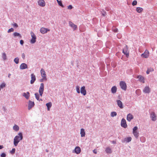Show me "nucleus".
<instances>
[{
	"instance_id": "1",
	"label": "nucleus",
	"mask_w": 157,
	"mask_h": 157,
	"mask_svg": "<svg viewBox=\"0 0 157 157\" xmlns=\"http://www.w3.org/2000/svg\"><path fill=\"white\" fill-rule=\"evenodd\" d=\"M23 139L22 134L20 132L18 134V136H16L14 139L13 144L16 146H17L19 141Z\"/></svg>"
},
{
	"instance_id": "2",
	"label": "nucleus",
	"mask_w": 157,
	"mask_h": 157,
	"mask_svg": "<svg viewBox=\"0 0 157 157\" xmlns=\"http://www.w3.org/2000/svg\"><path fill=\"white\" fill-rule=\"evenodd\" d=\"M138 127L137 126L134 127L133 128L132 133L134 136L136 138H138L139 136V133L137 131Z\"/></svg>"
},
{
	"instance_id": "3",
	"label": "nucleus",
	"mask_w": 157,
	"mask_h": 157,
	"mask_svg": "<svg viewBox=\"0 0 157 157\" xmlns=\"http://www.w3.org/2000/svg\"><path fill=\"white\" fill-rule=\"evenodd\" d=\"M123 53L126 56L128 57L129 56V51L128 50V47L127 45H126L123 49Z\"/></svg>"
},
{
	"instance_id": "4",
	"label": "nucleus",
	"mask_w": 157,
	"mask_h": 157,
	"mask_svg": "<svg viewBox=\"0 0 157 157\" xmlns=\"http://www.w3.org/2000/svg\"><path fill=\"white\" fill-rule=\"evenodd\" d=\"M31 35L32 39L31 40L30 42L32 44H34L36 41V36L34 33L32 32H31Z\"/></svg>"
},
{
	"instance_id": "5",
	"label": "nucleus",
	"mask_w": 157,
	"mask_h": 157,
	"mask_svg": "<svg viewBox=\"0 0 157 157\" xmlns=\"http://www.w3.org/2000/svg\"><path fill=\"white\" fill-rule=\"evenodd\" d=\"M120 85L121 88L124 90H125L127 88V85L126 83L123 81H121L120 82Z\"/></svg>"
},
{
	"instance_id": "6",
	"label": "nucleus",
	"mask_w": 157,
	"mask_h": 157,
	"mask_svg": "<svg viewBox=\"0 0 157 157\" xmlns=\"http://www.w3.org/2000/svg\"><path fill=\"white\" fill-rule=\"evenodd\" d=\"M44 90V83H42L40 84V86L39 90V92L40 95L41 96H42V94Z\"/></svg>"
},
{
	"instance_id": "7",
	"label": "nucleus",
	"mask_w": 157,
	"mask_h": 157,
	"mask_svg": "<svg viewBox=\"0 0 157 157\" xmlns=\"http://www.w3.org/2000/svg\"><path fill=\"white\" fill-rule=\"evenodd\" d=\"M121 126L122 127L126 128L127 127L126 120L125 119L123 118L121 122Z\"/></svg>"
},
{
	"instance_id": "8",
	"label": "nucleus",
	"mask_w": 157,
	"mask_h": 157,
	"mask_svg": "<svg viewBox=\"0 0 157 157\" xmlns=\"http://www.w3.org/2000/svg\"><path fill=\"white\" fill-rule=\"evenodd\" d=\"M150 117L152 121H155L156 120V116L154 112H152L150 114Z\"/></svg>"
},
{
	"instance_id": "9",
	"label": "nucleus",
	"mask_w": 157,
	"mask_h": 157,
	"mask_svg": "<svg viewBox=\"0 0 157 157\" xmlns=\"http://www.w3.org/2000/svg\"><path fill=\"white\" fill-rule=\"evenodd\" d=\"M41 75L42 78H44L46 80H47L46 75L44 70L43 69H41L40 70Z\"/></svg>"
},
{
	"instance_id": "10",
	"label": "nucleus",
	"mask_w": 157,
	"mask_h": 157,
	"mask_svg": "<svg viewBox=\"0 0 157 157\" xmlns=\"http://www.w3.org/2000/svg\"><path fill=\"white\" fill-rule=\"evenodd\" d=\"M49 31V29L44 27H42L40 29V32L42 34L46 33L48 31Z\"/></svg>"
},
{
	"instance_id": "11",
	"label": "nucleus",
	"mask_w": 157,
	"mask_h": 157,
	"mask_svg": "<svg viewBox=\"0 0 157 157\" xmlns=\"http://www.w3.org/2000/svg\"><path fill=\"white\" fill-rule=\"evenodd\" d=\"M81 93L83 95H85L86 94V90L85 87L84 86L81 87L80 90Z\"/></svg>"
},
{
	"instance_id": "12",
	"label": "nucleus",
	"mask_w": 157,
	"mask_h": 157,
	"mask_svg": "<svg viewBox=\"0 0 157 157\" xmlns=\"http://www.w3.org/2000/svg\"><path fill=\"white\" fill-rule=\"evenodd\" d=\"M31 79L30 81V83L31 84H33L36 80V76L33 73L31 74Z\"/></svg>"
},
{
	"instance_id": "13",
	"label": "nucleus",
	"mask_w": 157,
	"mask_h": 157,
	"mask_svg": "<svg viewBox=\"0 0 157 157\" xmlns=\"http://www.w3.org/2000/svg\"><path fill=\"white\" fill-rule=\"evenodd\" d=\"M34 102L29 101L28 104V109L30 110L34 106Z\"/></svg>"
},
{
	"instance_id": "14",
	"label": "nucleus",
	"mask_w": 157,
	"mask_h": 157,
	"mask_svg": "<svg viewBox=\"0 0 157 157\" xmlns=\"http://www.w3.org/2000/svg\"><path fill=\"white\" fill-rule=\"evenodd\" d=\"M149 52L147 50H146L144 53L141 55V56L145 58H147L149 56Z\"/></svg>"
},
{
	"instance_id": "15",
	"label": "nucleus",
	"mask_w": 157,
	"mask_h": 157,
	"mask_svg": "<svg viewBox=\"0 0 157 157\" xmlns=\"http://www.w3.org/2000/svg\"><path fill=\"white\" fill-rule=\"evenodd\" d=\"M38 5L40 6L44 7L45 6V3L44 0H39L38 2Z\"/></svg>"
},
{
	"instance_id": "16",
	"label": "nucleus",
	"mask_w": 157,
	"mask_h": 157,
	"mask_svg": "<svg viewBox=\"0 0 157 157\" xmlns=\"http://www.w3.org/2000/svg\"><path fill=\"white\" fill-rule=\"evenodd\" d=\"M143 92L145 93H149L150 92V89L149 86H146L143 90Z\"/></svg>"
},
{
	"instance_id": "17",
	"label": "nucleus",
	"mask_w": 157,
	"mask_h": 157,
	"mask_svg": "<svg viewBox=\"0 0 157 157\" xmlns=\"http://www.w3.org/2000/svg\"><path fill=\"white\" fill-rule=\"evenodd\" d=\"M133 118V116L131 113L128 114L127 116V119L129 121H130Z\"/></svg>"
},
{
	"instance_id": "18",
	"label": "nucleus",
	"mask_w": 157,
	"mask_h": 157,
	"mask_svg": "<svg viewBox=\"0 0 157 157\" xmlns=\"http://www.w3.org/2000/svg\"><path fill=\"white\" fill-rule=\"evenodd\" d=\"M70 26L74 30H76L77 27L76 25L74 24L72 22L70 21L69 22Z\"/></svg>"
},
{
	"instance_id": "19",
	"label": "nucleus",
	"mask_w": 157,
	"mask_h": 157,
	"mask_svg": "<svg viewBox=\"0 0 157 157\" xmlns=\"http://www.w3.org/2000/svg\"><path fill=\"white\" fill-rule=\"evenodd\" d=\"M117 102L118 106L121 108H123V103L120 100H117Z\"/></svg>"
},
{
	"instance_id": "20",
	"label": "nucleus",
	"mask_w": 157,
	"mask_h": 157,
	"mask_svg": "<svg viewBox=\"0 0 157 157\" xmlns=\"http://www.w3.org/2000/svg\"><path fill=\"white\" fill-rule=\"evenodd\" d=\"M75 152L76 154H78L80 153L81 150L79 147H76L74 149Z\"/></svg>"
},
{
	"instance_id": "21",
	"label": "nucleus",
	"mask_w": 157,
	"mask_h": 157,
	"mask_svg": "<svg viewBox=\"0 0 157 157\" xmlns=\"http://www.w3.org/2000/svg\"><path fill=\"white\" fill-rule=\"evenodd\" d=\"M27 68V66L25 63H22L20 66V68L21 69H24Z\"/></svg>"
},
{
	"instance_id": "22",
	"label": "nucleus",
	"mask_w": 157,
	"mask_h": 157,
	"mask_svg": "<svg viewBox=\"0 0 157 157\" xmlns=\"http://www.w3.org/2000/svg\"><path fill=\"white\" fill-rule=\"evenodd\" d=\"M137 78H138L139 79V80L141 82H142L143 83L144 82V78L141 75H139L137 77Z\"/></svg>"
},
{
	"instance_id": "23",
	"label": "nucleus",
	"mask_w": 157,
	"mask_h": 157,
	"mask_svg": "<svg viewBox=\"0 0 157 157\" xmlns=\"http://www.w3.org/2000/svg\"><path fill=\"white\" fill-rule=\"evenodd\" d=\"M23 96L25 97L27 99H28L29 97V93L27 92L26 93H24L23 94Z\"/></svg>"
},
{
	"instance_id": "24",
	"label": "nucleus",
	"mask_w": 157,
	"mask_h": 157,
	"mask_svg": "<svg viewBox=\"0 0 157 157\" xmlns=\"http://www.w3.org/2000/svg\"><path fill=\"white\" fill-rule=\"evenodd\" d=\"M117 90V87L116 86H113L111 88V91L112 92V93L113 94H115V93Z\"/></svg>"
},
{
	"instance_id": "25",
	"label": "nucleus",
	"mask_w": 157,
	"mask_h": 157,
	"mask_svg": "<svg viewBox=\"0 0 157 157\" xmlns=\"http://www.w3.org/2000/svg\"><path fill=\"white\" fill-rule=\"evenodd\" d=\"M80 134L81 136L84 137L85 136V130L83 128H81V129Z\"/></svg>"
},
{
	"instance_id": "26",
	"label": "nucleus",
	"mask_w": 157,
	"mask_h": 157,
	"mask_svg": "<svg viewBox=\"0 0 157 157\" xmlns=\"http://www.w3.org/2000/svg\"><path fill=\"white\" fill-rule=\"evenodd\" d=\"M46 105L47 106L48 110V111L50 110V108H51L52 106V103L51 102H50L48 103H47Z\"/></svg>"
},
{
	"instance_id": "27",
	"label": "nucleus",
	"mask_w": 157,
	"mask_h": 157,
	"mask_svg": "<svg viewBox=\"0 0 157 157\" xmlns=\"http://www.w3.org/2000/svg\"><path fill=\"white\" fill-rule=\"evenodd\" d=\"M105 151L107 153L110 154L112 153V150L109 147H107Z\"/></svg>"
},
{
	"instance_id": "28",
	"label": "nucleus",
	"mask_w": 157,
	"mask_h": 157,
	"mask_svg": "<svg viewBox=\"0 0 157 157\" xmlns=\"http://www.w3.org/2000/svg\"><path fill=\"white\" fill-rule=\"evenodd\" d=\"M13 35L14 37H16L17 36H18L20 37H21V35L18 33L17 32H14L13 33Z\"/></svg>"
},
{
	"instance_id": "29",
	"label": "nucleus",
	"mask_w": 157,
	"mask_h": 157,
	"mask_svg": "<svg viewBox=\"0 0 157 157\" xmlns=\"http://www.w3.org/2000/svg\"><path fill=\"white\" fill-rule=\"evenodd\" d=\"M13 129L16 131H18L19 129V127L16 124H15L13 127Z\"/></svg>"
},
{
	"instance_id": "30",
	"label": "nucleus",
	"mask_w": 157,
	"mask_h": 157,
	"mask_svg": "<svg viewBox=\"0 0 157 157\" xmlns=\"http://www.w3.org/2000/svg\"><path fill=\"white\" fill-rule=\"evenodd\" d=\"M136 11L138 13H141L143 10V9L140 7H137L136 9Z\"/></svg>"
},
{
	"instance_id": "31",
	"label": "nucleus",
	"mask_w": 157,
	"mask_h": 157,
	"mask_svg": "<svg viewBox=\"0 0 157 157\" xmlns=\"http://www.w3.org/2000/svg\"><path fill=\"white\" fill-rule=\"evenodd\" d=\"M59 6H61L62 7H63L64 6L62 3L61 1H59L58 0H56Z\"/></svg>"
},
{
	"instance_id": "32",
	"label": "nucleus",
	"mask_w": 157,
	"mask_h": 157,
	"mask_svg": "<svg viewBox=\"0 0 157 157\" xmlns=\"http://www.w3.org/2000/svg\"><path fill=\"white\" fill-rule=\"evenodd\" d=\"M117 115V113L116 112H113L111 113L110 115L112 117H114V116H116Z\"/></svg>"
},
{
	"instance_id": "33",
	"label": "nucleus",
	"mask_w": 157,
	"mask_h": 157,
	"mask_svg": "<svg viewBox=\"0 0 157 157\" xmlns=\"http://www.w3.org/2000/svg\"><path fill=\"white\" fill-rule=\"evenodd\" d=\"M35 97L36 99L39 100V95L37 93H36L35 94Z\"/></svg>"
},
{
	"instance_id": "34",
	"label": "nucleus",
	"mask_w": 157,
	"mask_h": 157,
	"mask_svg": "<svg viewBox=\"0 0 157 157\" xmlns=\"http://www.w3.org/2000/svg\"><path fill=\"white\" fill-rule=\"evenodd\" d=\"M19 59L18 57H17L15 58L14 60V62L16 64H18L19 63Z\"/></svg>"
},
{
	"instance_id": "35",
	"label": "nucleus",
	"mask_w": 157,
	"mask_h": 157,
	"mask_svg": "<svg viewBox=\"0 0 157 157\" xmlns=\"http://www.w3.org/2000/svg\"><path fill=\"white\" fill-rule=\"evenodd\" d=\"M125 139L127 142H129L131 141L132 138L131 137H128L126 138Z\"/></svg>"
},
{
	"instance_id": "36",
	"label": "nucleus",
	"mask_w": 157,
	"mask_h": 157,
	"mask_svg": "<svg viewBox=\"0 0 157 157\" xmlns=\"http://www.w3.org/2000/svg\"><path fill=\"white\" fill-rule=\"evenodd\" d=\"M76 90L77 93L78 94H79L80 93V90L79 89V87L78 86H76Z\"/></svg>"
},
{
	"instance_id": "37",
	"label": "nucleus",
	"mask_w": 157,
	"mask_h": 157,
	"mask_svg": "<svg viewBox=\"0 0 157 157\" xmlns=\"http://www.w3.org/2000/svg\"><path fill=\"white\" fill-rule=\"evenodd\" d=\"M2 57L4 60L6 59V56L5 53H3L2 55Z\"/></svg>"
},
{
	"instance_id": "38",
	"label": "nucleus",
	"mask_w": 157,
	"mask_h": 157,
	"mask_svg": "<svg viewBox=\"0 0 157 157\" xmlns=\"http://www.w3.org/2000/svg\"><path fill=\"white\" fill-rule=\"evenodd\" d=\"M6 86V84L5 83H2L0 86V88H3L4 87H5Z\"/></svg>"
},
{
	"instance_id": "39",
	"label": "nucleus",
	"mask_w": 157,
	"mask_h": 157,
	"mask_svg": "<svg viewBox=\"0 0 157 157\" xmlns=\"http://www.w3.org/2000/svg\"><path fill=\"white\" fill-rule=\"evenodd\" d=\"M137 4V2L136 1H134L132 3V6H134L136 5Z\"/></svg>"
},
{
	"instance_id": "40",
	"label": "nucleus",
	"mask_w": 157,
	"mask_h": 157,
	"mask_svg": "<svg viewBox=\"0 0 157 157\" xmlns=\"http://www.w3.org/2000/svg\"><path fill=\"white\" fill-rule=\"evenodd\" d=\"M14 31V29L13 28L9 29L8 31V33H9L11 32H13Z\"/></svg>"
},
{
	"instance_id": "41",
	"label": "nucleus",
	"mask_w": 157,
	"mask_h": 157,
	"mask_svg": "<svg viewBox=\"0 0 157 157\" xmlns=\"http://www.w3.org/2000/svg\"><path fill=\"white\" fill-rule=\"evenodd\" d=\"M15 148H13L11 151H10V152L12 154H13L15 153Z\"/></svg>"
},
{
	"instance_id": "42",
	"label": "nucleus",
	"mask_w": 157,
	"mask_h": 157,
	"mask_svg": "<svg viewBox=\"0 0 157 157\" xmlns=\"http://www.w3.org/2000/svg\"><path fill=\"white\" fill-rule=\"evenodd\" d=\"M72 8V6L71 5H70L67 7V9L69 10H71Z\"/></svg>"
},
{
	"instance_id": "43",
	"label": "nucleus",
	"mask_w": 157,
	"mask_h": 157,
	"mask_svg": "<svg viewBox=\"0 0 157 157\" xmlns=\"http://www.w3.org/2000/svg\"><path fill=\"white\" fill-rule=\"evenodd\" d=\"M1 157H6V155L4 153H2L1 155Z\"/></svg>"
},
{
	"instance_id": "44",
	"label": "nucleus",
	"mask_w": 157,
	"mask_h": 157,
	"mask_svg": "<svg viewBox=\"0 0 157 157\" xmlns=\"http://www.w3.org/2000/svg\"><path fill=\"white\" fill-rule=\"evenodd\" d=\"M113 30L115 32H117L118 31V29L116 28H114V29L113 28Z\"/></svg>"
},
{
	"instance_id": "45",
	"label": "nucleus",
	"mask_w": 157,
	"mask_h": 157,
	"mask_svg": "<svg viewBox=\"0 0 157 157\" xmlns=\"http://www.w3.org/2000/svg\"><path fill=\"white\" fill-rule=\"evenodd\" d=\"M13 27H16V28L18 27V25L16 23L13 24Z\"/></svg>"
},
{
	"instance_id": "46",
	"label": "nucleus",
	"mask_w": 157,
	"mask_h": 157,
	"mask_svg": "<svg viewBox=\"0 0 157 157\" xmlns=\"http://www.w3.org/2000/svg\"><path fill=\"white\" fill-rule=\"evenodd\" d=\"M20 44L21 45H23V43H24V41L22 40H20Z\"/></svg>"
},
{
	"instance_id": "47",
	"label": "nucleus",
	"mask_w": 157,
	"mask_h": 157,
	"mask_svg": "<svg viewBox=\"0 0 157 157\" xmlns=\"http://www.w3.org/2000/svg\"><path fill=\"white\" fill-rule=\"evenodd\" d=\"M22 57L23 58V59H24L25 58V55L24 53H23L22 54Z\"/></svg>"
},
{
	"instance_id": "48",
	"label": "nucleus",
	"mask_w": 157,
	"mask_h": 157,
	"mask_svg": "<svg viewBox=\"0 0 157 157\" xmlns=\"http://www.w3.org/2000/svg\"><path fill=\"white\" fill-rule=\"evenodd\" d=\"M43 78L42 79L40 80V82H43L44 81V80H45V78Z\"/></svg>"
},
{
	"instance_id": "49",
	"label": "nucleus",
	"mask_w": 157,
	"mask_h": 157,
	"mask_svg": "<svg viewBox=\"0 0 157 157\" xmlns=\"http://www.w3.org/2000/svg\"><path fill=\"white\" fill-rule=\"evenodd\" d=\"M93 152H94V153L95 154H96L97 153V152L95 150H93Z\"/></svg>"
},
{
	"instance_id": "50",
	"label": "nucleus",
	"mask_w": 157,
	"mask_h": 157,
	"mask_svg": "<svg viewBox=\"0 0 157 157\" xmlns=\"http://www.w3.org/2000/svg\"><path fill=\"white\" fill-rule=\"evenodd\" d=\"M106 14V13L105 12H104V13H102V14L103 16H105V14Z\"/></svg>"
},
{
	"instance_id": "51",
	"label": "nucleus",
	"mask_w": 157,
	"mask_h": 157,
	"mask_svg": "<svg viewBox=\"0 0 157 157\" xmlns=\"http://www.w3.org/2000/svg\"><path fill=\"white\" fill-rule=\"evenodd\" d=\"M150 71H149V70L148 69V70L147 71L146 73H147V74H149V72Z\"/></svg>"
},
{
	"instance_id": "52",
	"label": "nucleus",
	"mask_w": 157,
	"mask_h": 157,
	"mask_svg": "<svg viewBox=\"0 0 157 157\" xmlns=\"http://www.w3.org/2000/svg\"><path fill=\"white\" fill-rule=\"evenodd\" d=\"M3 147H4L2 145H0V149L3 148Z\"/></svg>"
},
{
	"instance_id": "53",
	"label": "nucleus",
	"mask_w": 157,
	"mask_h": 157,
	"mask_svg": "<svg viewBox=\"0 0 157 157\" xmlns=\"http://www.w3.org/2000/svg\"><path fill=\"white\" fill-rule=\"evenodd\" d=\"M149 71H153V69L152 68H151V69H149Z\"/></svg>"
},
{
	"instance_id": "54",
	"label": "nucleus",
	"mask_w": 157,
	"mask_h": 157,
	"mask_svg": "<svg viewBox=\"0 0 157 157\" xmlns=\"http://www.w3.org/2000/svg\"><path fill=\"white\" fill-rule=\"evenodd\" d=\"M10 75H11V74H9L8 75V77L9 78H10Z\"/></svg>"
},
{
	"instance_id": "55",
	"label": "nucleus",
	"mask_w": 157,
	"mask_h": 157,
	"mask_svg": "<svg viewBox=\"0 0 157 157\" xmlns=\"http://www.w3.org/2000/svg\"><path fill=\"white\" fill-rule=\"evenodd\" d=\"M112 143H113V144H115V143H116V142H115V141H112Z\"/></svg>"
},
{
	"instance_id": "56",
	"label": "nucleus",
	"mask_w": 157,
	"mask_h": 157,
	"mask_svg": "<svg viewBox=\"0 0 157 157\" xmlns=\"http://www.w3.org/2000/svg\"><path fill=\"white\" fill-rule=\"evenodd\" d=\"M40 100H41V101H42V99H40Z\"/></svg>"
}]
</instances>
